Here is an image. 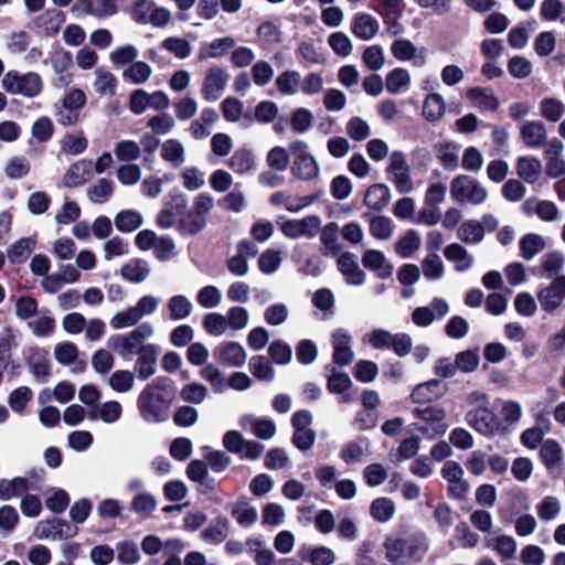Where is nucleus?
<instances>
[{
	"instance_id": "72a5a7b5",
	"label": "nucleus",
	"mask_w": 565,
	"mask_h": 565,
	"mask_svg": "<svg viewBox=\"0 0 565 565\" xmlns=\"http://www.w3.org/2000/svg\"><path fill=\"white\" fill-rule=\"evenodd\" d=\"M422 114L429 122L440 120L446 114V103L439 93L428 94L423 103Z\"/></svg>"
},
{
	"instance_id": "13d9d810",
	"label": "nucleus",
	"mask_w": 565,
	"mask_h": 565,
	"mask_svg": "<svg viewBox=\"0 0 565 565\" xmlns=\"http://www.w3.org/2000/svg\"><path fill=\"white\" fill-rule=\"evenodd\" d=\"M39 312L38 301L29 296L22 295L15 298L14 300V313L20 320L30 321L31 318L36 316Z\"/></svg>"
},
{
	"instance_id": "864d4df0",
	"label": "nucleus",
	"mask_w": 565,
	"mask_h": 565,
	"mask_svg": "<svg viewBox=\"0 0 565 565\" xmlns=\"http://www.w3.org/2000/svg\"><path fill=\"white\" fill-rule=\"evenodd\" d=\"M458 238L467 244H478L483 237V225L476 220L465 221L458 230Z\"/></svg>"
},
{
	"instance_id": "774afa93",
	"label": "nucleus",
	"mask_w": 565,
	"mask_h": 565,
	"mask_svg": "<svg viewBox=\"0 0 565 565\" xmlns=\"http://www.w3.org/2000/svg\"><path fill=\"white\" fill-rule=\"evenodd\" d=\"M81 216L79 205L70 199H65L61 209L55 214V222L58 225L75 223Z\"/></svg>"
},
{
	"instance_id": "6ab92c4d",
	"label": "nucleus",
	"mask_w": 565,
	"mask_h": 565,
	"mask_svg": "<svg viewBox=\"0 0 565 565\" xmlns=\"http://www.w3.org/2000/svg\"><path fill=\"white\" fill-rule=\"evenodd\" d=\"M333 347V362L338 365H348L354 359L351 348L352 337L344 329H338L331 334Z\"/></svg>"
},
{
	"instance_id": "f3484780",
	"label": "nucleus",
	"mask_w": 565,
	"mask_h": 565,
	"mask_svg": "<svg viewBox=\"0 0 565 565\" xmlns=\"http://www.w3.org/2000/svg\"><path fill=\"white\" fill-rule=\"evenodd\" d=\"M216 360L230 367H241L247 360V354L243 345L238 342L228 341L217 345L214 350Z\"/></svg>"
},
{
	"instance_id": "7ed1b4c3",
	"label": "nucleus",
	"mask_w": 565,
	"mask_h": 565,
	"mask_svg": "<svg viewBox=\"0 0 565 565\" xmlns=\"http://www.w3.org/2000/svg\"><path fill=\"white\" fill-rule=\"evenodd\" d=\"M153 333V326L150 322H142L127 333L113 334L109 337L107 345L124 360H131L148 344L146 340L151 338Z\"/></svg>"
},
{
	"instance_id": "9d476101",
	"label": "nucleus",
	"mask_w": 565,
	"mask_h": 565,
	"mask_svg": "<svg viewBox=\"0 0 565 565\" xmlns=\"http://www.w3.org/2000/svg\"><path fill=\"white\" fill-rule=\"evenodd\" d=\"M78 529L61 519H49L38 522L34 527V535L39 540H67L77 535Z\"/></svg>"
},
{
	"instance_id": "1a4fd4ad",
	"label": "nucleus",
	"mask_w": 565,
	"mask_h": 565,
	"mask_svg": "<svg viewBox=\"0 0 565 565\" xmlns=\"http://www.w3.org/2000/svg\"><path fill=\"white\" fill-rule=\"evenodd\" d=\"M223 446L233 454L238 455L242 459H258L264 446L254 440L244 439L243 435L237 430H228L223 437Z\"/></svg>"
},
{
	"instance_id": "393cba45",
	"label": "nucleus",
	"mask_w": 565,
	"mask_h": 565,
	"mask_svg": "<svg viewBox=\"0 0 565 565\" xmlns=\"http://www.w3.org/2000/svg\"><path fill=\"white\" fill-rule=\"evenodd\" d=\"M447 386L440 380L433 379L418 384L412 392L414 403H428L445 395Z\"/></svg>"
},
{
	"instance_id": "2eb2a0df",
	"label": "nucleus",
	"mask_w": 565,
	"mask_h": 565,
	"mask_svg": "<svg viewBox=\"0 0 565 565\" xmlns=\"http://www.w3.org/2000/svg\"><path fill=\"white\" fill-rule=\"evenodd\" d=\"M449 311L448 302L443 298H434L429 306L417 307L412 312V321L417 327H428L435 319L444 318Z\"/></svg>"
},
{
	"instance_id": "ddd939ff",
	"label": "nucleus",
	"mask_w": 565,
	"mask_h": 565,
	"mask_svg": "<svg viewBox=\"0 0 565 565\" xmlns=\"http://www.w3.org/2000/svg\"><path fill=\"white\" fill-rule=\"evenodd\" d=\"M392 55L399 62H411L414 66L423 67L427 63V51L407 39H397L391 45Z\"/></svg>"
},
{
	"instance_id": "5701e85b",
	"label": "nucleus",
	"mask_w": 565,
	"mask_h": 565,
	"mask_svg": "<svg viewBox=\"0 0 565 565\" xmlns=\"http://www.w3.org/2000/svg\"><path fill=\"white\" fill-rule=\"evenodd\" d=\"M380 30V22L369 13H358L352 19L351 31L360 40H372Z\"/></svg>"
},
{
	"instance_id": "a211bd4d",
	"label": "nucleus",
	"mask_w": 565,
	"mask_h": 565,
	"mask_svg": "<svg viewBox=\"0 0 565 565\" xmlns=\"http://www.w3.org/2000/svg\"><path fill=\"white\" fill-rule=\"evenodd\" d=\"M540 458L551 473H559L564 466V449L555 439H546L540 448Z\"/></svg>"
},
{
	"instance_id": "bf43d9fd",
	"label": "nucleus",
	"mask_w": 565,
	"mask_h": 565,
	"mask_svg": "<svg viewBox=\"0 0 565 565\" xmlns=\"http://www.w3.org/2000/svg\"><path fill=\"white\" fill-rule=\"evenodd\" d=\"M235 45V40L231 36L215 39L209 44L207 51H200L198 58L205 61L207 58H217L225 54V52Z\"/></svg>"
},
{
	"instance_id": "ea45409f",
	"label": "nucleus",
	"mask_w": 565,
	"mask_h": 565,
	"mask_svg": "<svg viewBox=\"0 0 565 565\" xmlns=\"http://www.w3.org/2000/svg\"><path fill=\"white\" fill-rule=\"evenodd\" d=\"M36 244L35 238L23 237L9 246L7 255L12 264H21L28 259Z\"/></svg>"
},
{
	"instance_id": "dca6fc26",
	"label": "nucleus",
	"mask_w": 565,
	"mask_h": 565,
	"mask_svg": "<svg viewBox=\"0 0 565 565\" xmlns=\"http://www.w3.org/2000/svg\"><path fill=\"white\" fill-rule=\"evenodd\" d=\"M186 203L188 199L183 193H170L164 203V207L157 216V225L164 230L171 228L175 224L177 214L185 209Z\"/></svg>"
},
{
	"instance_id": "4be33fe9",
	"label": "nucleus",
	"mask_w": 565,
	"mask_h": 565,
	"mask_svg": "<svg viewBox=\"0 0 565 565\" xmlns=\"http://www.w3.org/2000/svg\"><path fill=\"white\" fill-rule=\"evenodd\" d=\"M117 7L114 0H76L72 11L78 14H92L95 17L111 15Z\"/></svg>"
},
{
	"instance_id": "20e7f679",
	"label": "nucleus",
	"mask_w": 565,
	"mask_h": 565,
	"mask_svg": "<svg viewBox=\"0 0 565 565\" xmlns=\"http://www.w3.org/2000/svg\"><path fill=\"white\" fill-rule=\"evenodd\" d=\"M450 196L459 204L481 205L488 199V191L471 175L459 174L450 182Z\"/></svg>"
},
{
	"instance_id": "c85d7f7f",
	"label": "nucleus",
	"mask_w": 565,
	"mask_h": 565,
	"mask_svg": "<svg viewBox=\"0 0 565 565\" xmlns=\"http://www.w3.org/2000/svg\"><path fill=\"white\" fill-rule=\"evenodd\" d=\"M93 169L90 160H78L72 164L63 177V183L67 188H75L84 184L89 178Z\"/></svg>"
},
{
	"instance_id": "e433bc0d",
	"label": "nucleus",
	"mask_w": 565,
	"mask_h": 565,
	"mask_svg": "<svg viewBox=\"0 0 565 565\" xmlns=\"http://www.w3.org/2000/svg\"><path fill=\"white\" fill-rule=\"evenodd\" d=\"M519 245L521 257L529 262L545 249L546 242L543 236L530 233L520 239Z\"/></svg>"
},
{
	"instance_id": "4468645a",
	"label": "nucleus",
	"mask_w": 565,
	"mask_h": 565,
	"mask_svg": "<svg viewBox=\"0 0 565 565\" xmlns=\"http://www.w3.org/2000/svg\"><path fill=\"white\" fill-rule=\"evenodd\" d=\"M321 221L316 215H309L300 220H288L280 224V231L289 238L300 236L312 237L318 234Z\"/></svg>"
},
{
	"instance_id": "f8f14e48",
	"label": "nucleus",
	"mask_w": 565,
	"mask_h": 565,
	"mask_svg": "<svg viewBox=\"0 0 565 565\" xmlns=\"http://www.w3.org/2000/svg\"><path fill=\"white\" fill-rule=\"evenodd\" d=\"M537 299L543 311L553 312L565 300V275H557L547 286L537 291Z\"/></svg>"
},
{
	"instance_id": "49530a36",
	"label": "nucleus",
	"mask_w": 565,
	"mask_h": 565,
	"mask_svg": "<svg viewBox=\"0 0 565 565\" xmlns=\"http://www.w3.org/2000/svg\"><path fill=\"white\" fill-rule=\"evenodd\" d=\"M396 512L395 503L388 498H376L370 505L371 516L381 523L388 522Z\"/></svg>"
},
{
	"instance_id": "603ef678",
	"label": "nucleus",
	"mask_w": 565,
	"mask_h": 565,
	"mask_svg": "<svg viewBox=\"0 0 565 565\" xmlns=\"http://www.w3.org/2000/svg\"><path fill=\"white\" fill-rule=\"evenodd\" d=\"M536 424L539 426L545 424L546 429L543 430L542 427H532L525 429L521 435V443L529 449H535L539 444L542 441L545 433L548 431V419L544 415H540L536 417Z\"/></svg>"
},
{
	"instance_id": "9b49d317",
	"label": "nucleus",
	"mask_w": 565,
	"mask_h": 565,
	"mask_svg": "<svg viewBox=\"0 0 565 565\" xmlns=\"http://www.w3.org/2000/svg\"><path fill=\"white\" fill-rule=\"evenodd\" d=\"M228 79L230 75L225 68L221 66L209 67L205 72L201 88L203 98L207 102H216L220 99L225 92Z\"/></svg>"
},
{
	"instance_id": "2f4dec72",
	"label": "nucleus",
	"mask_w": 565,
	"mask_h": 565,
	"mask_svg": "<svg viewBox=\"0 0 565 565\" xmlns=\"http://www.w3.org/2000/svg\"><path fill=\"white\" fill-rule=\"evenodd\" d=\"M28 365L34 377L45 380L50 373L49 352L41 348H31L28 353Z\"/></svg>"
},
{
	"instance_id": "338daca9",
	"label": "nucleus",
	"mask_w": 565,
	"mask_h": 565,
	"mask_svg": "<svg viewBox=\"0 0 565 565\" xmlns=\"http://www.w3.org/2000/svg\"><path fill=\"white\" fill-rule=\"evenodd\" d=\"M202 324L204 330L213 337H221L225 334L228 329L225 316L218 312L205 315Z\"/></svg>"
},
{
	"instance_id": "a18cd8bd",
	"label": "nucleus",
	"mask_w": 565,
	"mask_h": 565,
	"mask_svg": "<svg viewBox=\"0 0 565 565\" xmlns=\"http://www.w3.org/2000/svg\"><path fill=\"white\" fill-rule=\"evenodd\" d=\"M192 301L184 295H174L167 302V309L172 320H184L192 312Z\"/></svg>"
},
{
	"instance_id": "c756f323",
	"label": "nucleus",
	"mask_w": 565,
	"mask_h": 565,
	"mask_svg": "<svg viewBox=\"0 0 565 565\" xmlns=\"http://www.w3.org/2000/svg\"><path fill=\"white\" fill-rule=\"evenodd\" d=\"M161 158L173 168L182 167L186 160L184 145L174 138L167 139L161 146Z\"/></svg>"
},
{
	"instance_id": "aec40b11",
	"label": "nucleus",
	"mask_w": 565,
	"mask_h": 565,
	"mask_svg": "<svg viewBox=\"0 0 565 565\" xmlns=\"http://www.w3.org/2000/svg\"><path fill=\"white\" fill-rule=\"evenodd\" d=\"M159 348L156 344L148 343L137 355L135 371L138 377L147 380L157 371Z\"/></svg>"
},
{
	"instance_id": "680f3d73",
	"label": "nucleus",
	"mask_w": 565,
	"mask_h": 565,
	"mask_svg": "<svg viewBox=\"0 0 565 565\" xmlns=\"http://www.w3.org/2000/svg\"><path fill=\"white\" fill-rule=\"evenodd\" d=\"M200 376L210 383L216 393H223L227 388L224 374L214 364H205L200 371Z\"/></svg>"
},
{
	"instance_id": "f704fd0d",
	"label": "nucleus",
	"mask_w": 565,
	"mask_h": 565,
	"mask_svg": "<svg viewBox=\"0 0 565 565\" xmlns=\"http://www.w3.org/2000/svg\"><path fill=\"white\" fill-rule=\"evenodd\" d=\"M516 173L526 183H535L542 173V163L532 156L520 157L516 161Z\"/></svg>"
},
{
	"instance_id": "5fc2aeb1",
	"label": "nucleus",
	"mask_w": 565,
	"mask_h": 565,
	"mask_svg": "<svg viewBox=\"0 0 565 565\" xmlns=\"http://www.w3.org/2000/svg\"><path fill=\"white\" fill-rule=\"evenodd\" d=\"M487 546L497 552L502 558H513L516 552V542L510 535H498L487 541Z\"/></svg>"
},
{
	"instance_id": "3c124183",
	"label": "nucleus",
	"mask_w": 565,
	"mask_h": 565,
	"mask_svg": "<svg viewBox=\"0 0 565 565\" xmlns=\"http://www.w3.org/2000/svg\"><path fill=\"white\" fill-rule=\"evenodd\" d=\"M142 215L135 210H125L119 212L115 217V226L124 233L134 232L142 225Z\"/></svg>"
},
{
	"instance_id": "de8ad7c7",
	"label": "nucleus",
	"mask_w": 565,
	"mask_h": 565,
	"mask_svg": "<svg viewBox=\"0 0 565 565\" xmlns=\"http://www.w3.org/2000/svg\"><path fill=\"white\" fill-rule=\"evenodd\" d=\"M411 84V74L406 68L396 67L392 70L385 78L386 89L392 94H398L408 88Z\"/></svg>"
},
{
	"instance_id": "f03ea898",
	"label": "nucleus",
	"mask_w": 565,
	"mask_h": 565,
	"mask_svg": "<svg viewBox=\"0 0 565 565\" xmlns=\"http://www.w3.org/2000/svg\"><path fill=\"white\" fill-rule=\"evenodd\" d=\"M383 547L386 559L393 565H408L412 561L423 558L428 550V540L423 533H414L406 537L390 536Z\"/></svg>"
},
{
	"instance_id": "0eeeda50",
	"label": "nucleus",
	"mask_w": 565,
	"mask_h": 565,
	"mask_svg": "<svg viewBox=\"0 0 565 565\" xmlns=\"http://www.w3.org/2000/svg\"><path fill=\"white\" fill-rule=\"evenodd\" d=\"M1 84L7 93L28 98L39 96L43 87L41 76L34 72L20 74L17 71H9L4 74Z\"/></svg>"
},
{
	"instance_id": "69168bd1",
	"label": "nucleus",
	"mask_w": 565,
	"mask_h": 565,
	"mask_svg": "<svg viewBox=\"0 0 565 565\" xmlns=\"http://www.w3.org/2000/svg\"><path fill=\"white\" fill-rule=\"evenodd\" d=\"M109 386L118 393H127L134 388L135 375L128 370L115 371L108 379Z\"/></svg>"
},
{
	"instance_id": "6e6552de",
	"label": "nucleus",
	"mask_w": 565,
	"mask_h": 565,
	"mask_svg": "<svg viewBox=\"0 0 565 565\" xmlns=\"http://www.w3.org/2000/svg\"><path fill=\"white\" fill-rule=\"evenodd\" d=\"M308 149V143L302 140H297L289 145V150L294 156L291 173L297 179L305 181L313 180L320 173V167Z\"/></svg>"
},
{
	"instance_id": "09e8293b",
	"label": "nucleus",
	"mask_w": 565,
	"mask_h": 565,
	"mask_svg": "<svg viewBox=\"0 0 565 565\" xmlns=\"http://www.w3.org/2000/svg\"><path fill=\"white\" fill-rule=\"evenodd\" d=\"M151 66L142 61L134 62L122 72L124 79L135 85L145 84L151 77Z\"/></svg>"
},
{
	"instance_id": "79ce46f5",
	"label": "nucleus",
	"mask_w": 565,
	"mask_h": 565,
	"mask_svg": "<svg viewBox=\"0 0 565 565\" xmlns=\"http://www.w3.org/2000/svg\"><path fill=\"white\" fill-rule=\"evenodd\" d=\"M228 167L237 174L255 170L254 154L248 149H237L228 160Z\"/></svg>"
},
{
	"instance_id": "7c9ffc66",
	"label": "nucleus",
	"mask_w": 565,
	"mask_h": 565,
	"mask_svg": "<svg viewBox=\"0 0 565 565\" xmlns=\"http://www.w3.org/2000/svg\"><path fill=\"white\" fill-rule=\"evenodd\" d=\"M33 320L28 321V328L36 338H47L55 330V319L47 309H42L33 317Z\"/></svg>"
},
{
	"instance_id": "412c9836",
	"label": "nucleus",
	"mask_w": 565,
	"mask_h": 565,
	"mask_svg": "<svg viewBox=\"0 0 565 565\" xmlns=\"http://www.w3.org/2000/svg\"><path fill=\"white\" fill-rule=\"evenodd\" d=\"M522 209L529 215L536 214L544 222H553L561 217V212L556 204L547 200L527 199L522 204Z\"/></svg>"
},
{
	"instance_id": "58836bf2",
	"label": "nucleus",
	"mask_w": 565,
	"mask_h": 565,
	"mask_svg": "<svg viewBox=\"0 0 565 565\" xmlns=\"http://www.w3.org/2000/svg\"><path fill=\"white\" fill-rule=\"evenodd\" d=\"M247 551L253 555L256 565H273L275 563V553L266 546L260 539H249L246 541Z\"/></svg>"
},
{
	"instance_id": "8fccbe9b",
	"label": "nucleus",
	"mask_w": 565,
	"mask_h": 565,
	"mask_svg": "<svg viewBox=\"0 0 565 565\" xmlns=\"http://www.w3.org/2000/svg\"><path fill=\"white\" fill-rule=\"evenodd\" d=\"M122 407L119 402L108 401L98 405L92 413L93 419L98 418L106 424H114L121 417Z\"/></svg>"
},
{
	"instance_id": "c9c22d12",
	"label": "nucleus",
	"mask_w": 565,
	"mask_h": 565,
	"mask_svg": "<svg viewBox=\"0 0 565 565\" xmlns=\"http://www.w3.org/2000/svg\"><path fill=\"white\" fill-rule=\"evenodd\" d=\"M391 199V191L385 184L371 185L364 195V204L372 209L380 211L384 209Z\"/></svg>"
},
{
	"instance_id": "473e14b6",
	"label": "nucleus",
	"mask_w": 565,
	"mask_h": 565,
	"mask_svg": "<svg viewBox=\"0 0 565 565\" xmlns=\"http://www.w3.org/2000/svg\"><path fill=\"white\" fill-rule=\"evenodd\" d=\"M467 97L471 100L475 107L481 110H495L500 104L491 88H470L467 92Z\"/></svg>"
},
{
	"instance_id": "6e6d98bb",
	"label": "nucleus",
	"mask_w": 565,
	"mask_h": 565,
	"mask_svg": "<svg viewBox=\"0 0 565 565\" xmlns=\"http://www.w3.org/2000/svg\"><path fill=\"white\" fill-rule=\"evenodd\" d=\"M19 345V331L11 326L3 329L0 337V362L8 363L11 351Z\"/></svg>"
},
{
	"instance_id": "a19ab883",
	"label": "nucleus",
	"mask_w": 565,
	"mask_h": 565,
	"mask_svg": "<svg viewBox=\"0 0 565 565\" xmlns=\"http://www.w3.org/2000/svg\"><path fill=\"white\" fill-rule=\"evenodd\" d=\"M539 110L547 121L557 122L565 115V104L556 97H544L540 102Z\"/></svg>"
},
{
	"instance_id": "0e129e2a",
	"label": "nucleus",
	"mask_w": 565,
	"mask_h": 565,
	"mask_svg": "<svg viewBox=\"0 0 565 565\" xmlns=\"http://www.w3.org/2000/svg\"><path fill=\"white\" fill-rule=\"evenodd\" d=\"M170 181H172V175L168 173L162 177H147L141 182V193L150 199L158 198L163 191V185Z\"/></svg>"
},
{
	"instance_id": "39448f33",
	"label": "nucleus",
	"mask_w": 565,
	"mask_h": 565,
	"mask_svg": "<svg viewBox=\"0 0 565 565\" xmlns=\"http://www.w3.org/2000/svg\"><path fill=\"white\" fill-rule=\"evenodd\" d=\"M465 420L475 431L488 438L505 435L508 433L507 426L491 406L486 408H470L465 416Z\"/></svg>"
},
{
	"instance_id": "b1692460",
	"label": "nucleus",
	"mask_w": 565,
	"mask_h": 565,
	"mask_svg": "<svg viewBox=\"0 0 565 565\" xmlns=\"http://www.w3.org/2000/svg\"><path fill=\"white\" fill-rule=\"evenodd\" d=\"M362 265L374 271L381 279H386L393 275V265L385 255L376 249H367L362 256Z\"/></svg>"
},
{
	"instance_id": "4d7b16f0",
	"label": "nucleus",
	"mask_w": 565,
	"mask_h": 565,
	"mask_svg": "<svg viewBox=\"0 0 565 565\" xmlns=\"http://www.w3.org/2000/svg\"><path fill=\"white\" fill-rule=\"evenodd\" d=\"M275 85L279 93L295 95L300 87V73L297 71H285L277 76Z\"/></svg>"
},
{
	"instance_id": "bb28decb",
	"label": "nucleus",
	"mask_w": 565,
	"mask_h": 565,
	"mask_svg": "<svg viewBox=\"0 0 565 565\" xmlns=\"http://www.w3.org/2000/svg\"><path fill=\"white\" fill-rule=\"evenodd\" d=\"M524 143L530 148H540L546 142L547 134L544 124L537 120L525 121L520 128Z\"/></svg>"
},
{
	"instance_id": "f257e3e1",
	"label": "nucleus",
	"mask_w": 565,
	"mask_h": 565,
	"mask_svg": "<svg viewBox=\"0 0 565 565\" xmlns=\"http://www.w3.org/2000/svg\"><path fill=\"white\" fill-rule=\"evenodd\" d=\"M170 385L166 379L157 377L139 394L137 405L147 423H162L168 419L170 406Z\"/></svg>"
},
{
	"instance_id": "a878e982",
	"label": "nucleus",
	"mask_w": 565,
	"mask_h": 565,
	"mask_svg": "<svg viewBox=\"0 0 565 565\" xmlns=\"http://www.w3.org/2000/svg\"><path fill=\"white\" fill-rule=\"evenodd\" d=\"M339 270L350 285H362L365 280L364 271L359 267L355 256L351 253H343L338 258Z\"/></svg>"
},
{
	"instance_id": "052dcab7",
	"label": "nucleus",
	"mask_w": 565,
	"mask_h": 565,
	"mask_svg": "<svg viewBox=\"0 0 565 565\" xmlns=\"http://www.w3.org/2000/svg\"><path fill=\"white\" fill-rule=\"evenodd\" d=\"M249 371L260 381L271 382L275 379V370L264 355H256L249 360Z\"/></svg>"
},
{
	"instance_id": "cd10ccee",
	"label": "nucleus",
	"mask_w": 565,
	"mask_h": 565,
	"mask_svg": "<svg viewBox=\"0 0 565 565\" xmlns=\"http://www.w3.org/2000/svg\"><path fill=\"white\" fill-rule=\"evenodd\" d=\"M444 255L447 260L455 264V270L465 273L469 270L475 262L473 256L458 243H451L446 246Z\"/></svg>"
},
{
	"instance_id": "4c0bfd02",
	"label": "nucleus",
	"mask_w": 565,
	"mask_h": 565,
	"mask_svg": "<svg viewBox=\"0 0 565 565\" xmlns=\"http://www.w3.org/2000/svg\"><path fill=\"white\" fill-rule=\"evenodd\" d=\"M94 90L100 96H113L116 93L117 78L104 67L95 70Z\"/></svg>"
},
{
	"instance_id": "37998d69",
	"label": "nucleus",
	"mask_w": 565,
	"mask_h": 565,
	"mask_svg": "<svg viewBox=\"0 0 565 565\" xmlns=\"http://www.w3.org/2000/svg\"><path fill=\"white\" fill-rule=\"evenodd\" d=\"M121 277L131 282H141L150 274V267L143 259H131L120 270Z\"/></svg>"
},
{
	"instance_id": "c03bdc74",
	"label": "nucleus",
	"mask_w": 565,
	"mask_h": 565,
	"mask_svg": "<svg viewBox=\"0 0 565 565\" xmlns=\"http://www.w3.org/2000/svg\"><path fill=\"white\" fill-rule=\"evenodd\" d=\"M29 490L26 478L0 479V500L8 501L14 497L24 494Z\"/></svg>"
},
{
	"instance_id": "423d86ee",
	"label": "nucleus",
	"mask_w": 565,
	"mask_h": 565,
	"mask_svg": "<svg viewBox=\"0 0 565 565\" xmlns=\"http://www.w3.org/2000/svg\"><path fill=\"white\" fill-rule=\"evenodd\" d=\"M413 413L422 422V424H415L416 430L428 438L441 436L449 428L446 423L447 412L439 405L417 407Z\"/></svg>"
},
{
	"instance_id": "e2e57ef3",
	"label": "nucleus",
	"mask_w": 565,
	"mask_h": 565,
	"mask_svg": "<svg viewBox=\"0 0 565 565\" xmlns=\"http://www.w3.org/2000/svg\"><path fill=\"white\" fill-rule=\"evenodd\" d=\"M206 220L195 214L193 211L184 213L178 222L180 233L194 235L206 226Z\"/></svg>"
}]
</instances>
